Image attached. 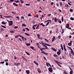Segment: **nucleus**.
Returning <instances> with one entry per match:
<instances>
[{
    "label": "nucleus",
    "mask_w": 74,
    "mask_h": 74,
    "mask_svg": "<svg viewBox=\"0 0 74 74\" xmlns=\"http://www.w3.org/2000/svg\"><path fill=\"white\" fill-rule=\"evenodd\" d=\"M4 17H5V18H9V16H4Z\"/></svg>",
    "instance_id": "de8ad7c7"
},
{
    "label": "nucleus",
    "mask_w": 74,
    "mask_h": 74,
    "mask_svg": "<svg viewBox=\"0 0 74 74\" xmlns=\"http://www.w3.org/2000/svg\"><path fill=\"white\" fill-rule=\"evenodd\" d=\"M54 21L55 22H57V18L56 17H55L54 18Z\"/></svg>",
    "instance_id": "aec40b11"
},
{
    "label": "nucleus",
    "mask_w": 74,
    "mask_h": 74,
    "mask_svg": "<svg viewBox=\"0 0 74 74\" xmlns=\"http://www.w3.org/2000/svg\"><path fill=\"white\" fill-rule=\"evenodd\" d=\"M68 45L69 46H71L72 45V41L71 40L70 41V42L68 44Z\"/></svg>",
    "instance_id": "20e7f679"
},
{
    "label": "nucleus",
    "mask_w": 74,
    "mask_h": 74,
    "mask_svg": "<svg viewBox=\"0 0 74 74\" xmlns=\"http://www.w3.org/2000/svg\"><path fill=\"white\" fill-rule=\"evenodd\" d=\"M18 37H19V36H18V35L16 36H15V38H18Z\"/></svg>",
    "instance_id": "8fccbe9b"
},
{
    "label": "nucleus",
    "mask_w": 74,
    "mask_h": 74,
    "mask_svg": "<svg viewBox=\"0 0 74 74\" xmlns=\"http://www.w3.org/2000/svg\"><path fill=\"white\" fill-rule=\"evenodd\" d=\"M56 5H57V7H59V3H56Z\"/></svg>",
    "instance_id": "e433bc0d"
},
{
    "label": "nucleus",
    "mask_w": 74,
    "mask_h": 74,
    "mask_svg": "<svg viewBox=\"0 0 74 74\" xmlns=\"http://www.w3.org/2000/svg\"><path fill=\"white\" fill-rule=\"evenodd\" d=\"M1 27H3V28H4L5 29H6V27H5V26H4L3 25H1Z\"/></svg>",
    "instance_id": "c85d7f7f"
},
{
    "label": "nucleus",
    "mask_w": 74,
    "mask_h": 74,
    "mask_svg": "<svg viewBox=\"0 0 74 74\" xmlns=\"http://www.w3.org/2000/svg\"><path fill=\"white\" fill-rule=\"evenodd\" d=\"M49 70L50 72H51V73L53 71V69H52V68L51 67H49Z\"/></svg>",
    "instance_id": "7ed1b4c3"
},
{
    "label": "nucleus",
    "mask_w": 74,
    "mask_h": 74,
    "mask_svg": "<svg viewBox=\"0 0 74 74\" xmlns=\"http://www.w3.org/2000/svg\"><path fill=\"white\" fill-rule=\"evenodd\" d=\"M64 71L65 73V74H67V71Z\"/></svg>",
    "instance_id": "774afa93"
},
{
    "label": "nucleus",
    "mask_w": 74,
    "mask_h": 74,
    "mask_svg": "<svg viewBox=\"0 0 74 74\" xmlns=\"http://www.w3.org/2000/svg\"><path fill=\"white\" fill-rule=\"evenodd\" d=\"M5 64L6 66H8V62H7Z\"/></svg>",
    "instance_id": "052dcab7"
},
{
    "label": "nucleus",
    "mask_w": 74,
    "mask_h": 74,
    "mask_svg": "<svg viewBox=\"0 0 74 74\" xmlns=\"http://www.w3.org/2000/svg\"><path fill=\"white\" fill-rule=\"evenodd\" d=\"M28 16H31V14H30V13H29V14L28 15Z\"/></svg>",
    "instance_id": "e2e57ef3"
},
{
    "label": "nucleus",
    "mask_w": 74,
    "mask_h": 74,
    "mask_svg": "<svg viewBox=\"0 0 74 74\" xmlns=\"http://www.w3.org/2000/svg\"><path fill=\"white\" fill-rule=\"evenodd\" d=\"M62 32H61V34H63V33H64V30H63V29H62Z\"/></svg>",
    "instance_id": "603ef678"
},
{
    "label": "nucleus",
    "mask_w": 74,
    "mask_h": 74,
    "mask_svg": "<svg viewBox=\"0 0 74 74\" xmlns=\"http://www.w3.org/2000/svg\"><path fill=\"white\" fill-rule=\"evenodd\" d=\"M53 56H54L55 58H57V57H58V56H57V55H56V54H54L53 55Z\"/></svg>",
    "instance_id": "2f4dec72"
},
{
    "label": "nucleus",
    "mask_w": 74,
    "mask_h": 74,
    "mask_svg": "<svg viewBox=\"0 0 74 74\" xmlns=\"http://www.w3.org/2000/svg\"><path fill=\"white\" fill-rule=\"evenodd\" d=\"M45 48H46V49H49V48H48L47 47V46L46 47H45Z\"/></svg>",
    "instance_id": "338daca9"
},
{
    "label": "nucleus",
    "mask_w": 74,
    "mask_h": 74,
    "mask_svg": "<svg viewBox=\"0 0 74 74\" xmlns=\"http://www.w3.org/2000/svg\"><path fill=\"white\" fill-rule=\"evenodd\" d=\"M21 18L23 19H25V17H24L23 16H22L21 17Z\"/></svg>",
    "instance_id": "c9c22d12"
},
{
    "label": "nucleus",
    "mask_w": 74,
    "mask_h": 74,
    "mask_svg": "<svg viewBox=\"0 0 74 74\" xmlns=\"http://www.w3.org/2000/svg\"><path fill=\"white\" fill-rule=\"evenodd\" d=\"M49 23H50V22L49 21V22H48L46 25V26H48V24H49Z\"/></svg>",
    "instance_id": "f704fd0d"
},
{
    "label": "nucleus",
    "mask_w": 74,
    "mask_h": 74,
    "mask_svg": "<svg viewBox=\"0 0 74 74\" xmlns=\"http://www.w3.org/2000/svg\"><path fill=\"white\" fill-rule=\"evenodd\" d=\"M51 14H49L47 16H51Z\"/></svg>",
    "instance_id": "69168bd1"
},
{
    "label": "nucleus",
    "mask_w": 74,
    "mask_h": 74,
    "mask_svg": "<svg viewBox=\"0 0 74 74\" xmlns=\"http://www.w3.org/2000/svg\"><path fill=\"white\" fill-rule=\"evenodd\" d=\"M44 44H45V45H47V46H48L49 47H51V45H49V44H47L46 43H44Z\"/></svg>",
    "instance_id": "a211bd4d"
},
{
    "label": "nucleus",
    "mask_w": 74,
    "mask_h": 74,
    "mask_svg": "<svg viewBox=\"0 0 74 74\" xmlns=\"http://www.w3.org/2000/svg\"><path fill=\"white\" fill-rule=\"evenodd\" d=\"M57 64H58V66H59L60 67H62V66L60 65V64H59V63H57Z\"/></svg>",
    "instance_id": "bf43d9fd"
},
{
    "label": "nucleus",
    "mask_w": 74,
    "mask_h": 74,
    "mask_svg": "<svg viewBox=\"0 0 74 74\" xmlns=\"http://www.w3.org/2000/svg\"><path fill=\"white\" fill-rule=\"evenodd\" d=\"M25 29H26V30H28V31H29V29L27 28H25Z\"/></svg>",
    "instance_id": "09e8293b"
},
{
    "label": "nucleus",
    "mask_w": 74,
    "mask_h": 74,
    "mask_svg": "<svg viewBox=\"0 0 74 74\" xmlns=\"http://www.w3.org/2000/svg\"><path fill=\"white\" fill-rule=\"evenodd\" d=\"M38 71L39 73H41V70L40 69V68H38Z\"/></svg>",
    "instance_id": "1a4fd4ad"
},
{
    "label": "nucleus",
    "mask_w": 74,
    "mask_h": 74,
    "mask_svg": "<svg viewBox=\"0 0 74 74\" xmlns=\"http://www.w3.org/2000/svg\"><path fill=\"white\" fill-rule=\"evenodd\" d=\"M15 3H19V1H18V0H17V1H15Z\"/></svg>",
    "instance_id": "a18cd8bd"
},
{
    "label": "nucleus",
    "mask_w": 74,
    "mask_h": 74,
    "mask_svg": "<svg viewBox=\"0 0 74 74\" xmlns=\"http://www.w3.org/2000/svg\"><path fill=\"white\" fill-rule=\"evenodd\" d=\"M13 4L14 5H15V6H16V7H17V6H18V5H17V4H16V3H13Z\"/></svg>",
    "instance_id": "9d476101"
},
{
    "label": "nucleus",
    "mask_w": 74,
    "mask_h": 74,
    "mask_svg": "<svg viewBox=\"0 0 74 74\" xmlns=\"http://www.w3.org/2000/svg\"><path fill=\"white\" fill-rule=\"evenodd\" d=\"M46 66H47L48 67H49V63H46Z\"/></svg>",
    "instance_id": "473e14b6"
},
{
    "label": "nucleus",
    "mask_w": 74,
    "mask_h": 74,
    "mask_svg": "<svg viewBox=\"0 0 74 74\" xmlns=\"http://www.w3.org/2000/svg\"><path fill=\"white\" fill-rule=\"evenodd\" d=\"M2 24H3V25H5L6 23L4 22H1Z\"/></svg>",
    "instance_id": "cd10ccee"
},
{
    "label": "nucleus",
    "mask_w": 74,
    "mask_h": 74,
    "mask_svg": "<svg viewBox=\"0 0 74 74\" xmlns=\"http://www.w3.org/2000/svg\"><path fill=\"white\" fill-rule=\"evenodd\" d=\"M73 73V71H71L70 72V74H72Z\"/></svg>",
    "instance_id": "7c9ffc66"
},
{
    "label": "nucleus",
    "mask_w": 74,
    "mask_h": 74,
    "mask_svg": "<svg viewBox=\"0 0 74 74\" xmlns=\"http://www.w3.org/2000/svg\"><path fill=\"white\" fill-rule=\"evenodd\" d=\"M37 37L38 38H39L40 39H41V40H42V38H40V35H39V34H37Z\"/></svg>",
    "instance_id": "0eeeda50"
},
{
    "label": "nucleus",
    "mask_w": 74,
    "mask_h": 74,
    "mask_svg": "<svg viewBox=\"0 0 74 74\" xmlns=\"http://www.w3.org/2000/svg\"><path fill=\"white\" fill-rule=\"evenodd\" d=\"M61 20L62 22H63L64 21V18H63V17H62V18H61Z\"/></svg>",
    "instance_id": "393cba45"
},
{
    "label": "nucleus",
    "mask_w": 74,
    "mask_h": 74,
    "mask_svg": "<svg viewBox=\"0 0 74 74\" xmlns=\"http://www.w3.org/2000/svg\"><path fill=\"white\" fill-rule=\"evenodd\" d=\"M25 53L27 54L28 55H30V54L29 53H27V52L25 51Z\"/></svg>",
    "instance_id": "49530a36"
},
{
    "label": "nucleus",
    "mask_w": 74,
    "mask_h": 74,
    "mask_svg": "<svg viewBox=\"0 0 74 74\" xmlns=\"http://www.w3.org/2000/svg\"><path fill=\"white\" fill-rule=\"evenodd\" d=\"M70 10L71 12H73V10L72 9H70Z\"/></svg>",
    "instance_id": "680f3d73"
},
{
    "label": "nucleus",
    "mask_w": 74,
    "mask_h": 74,
    "mask_svg": "<svg viewBox=\"0 0 74 74\" xmlns=\"http://www.w3.org/2000/svg\"><path fill=\"white\" fill-rule=\"evenodd\" d=\"M30 48H31L32 49H33V50H34V47L33 46L30 47Z\"/></svg>",
    "instance_id": "a878e982"
},
{
    "label": "nucleus",
    "mask_w": 74,
    "mask_h": 74,
    "mask_svg": "<svg viewBox=\"0 0 74 74\" xmlns=\"http://www.w3.org/2000/svg\"><path fill=\"white\" fill-rule=\"evenodd\" d=\"M0 63L1 64H3V63H4V61L0 62Z\"/></svg>",
    "instance_id": "4c0bfd02"
},
{
    "label": "nucleus",
    "mask_w": 74,
    "mask_h": 74,
    "mask_svg": "<svg viewBox=\"0 0 74 74\" xmlns=\"http://www.w3.org/2000/svg\"><path fill=\"white\" fill-rule=\"evenodd\" d=\"M43 52L42 53H43L44 55H48V54L47 53H45L44 51H43Z\"/></svg>",
    "instance_id": "2eb2a0df"
},
{
    "label": "nucleus",
    "mask_w": 74,
    "mask_h": 74,
    "mask_svg": "<svg viewBox=\"0 0 74 74\" xmlns=\"http://www.w3.org/2000/svg\"><path fill=\"white\" fill-rule=\"evenodd\" d=\"M53 4H54V3L53 2H51V5H53Z\"/></svg>",
    "instance_id": "6e6d98bb"
},
{
    "label": "nucleus",
    "mask_w": 74,
    "mask_h": 74,
    "mask_svg": "<svg viewBox=\"0 0 74 74\" xmlns=\"http://www.w3.org/2000/svg\"><path fill=\"white\" fill-rule=\"evenodd\" d=\"M70 19L71 20V21H74V18H73L72 17H71L70 18Z\"/></svg>",
    "instance_id": "b1692460"
},
{
    "label": "nucleus",
    "mask_w": 74,
    "mask_h": 74,
    "mask_svg": "<svg viewBox=\"0 0 74 74\" xmlns=\"http://www.w3.org/2000/svg\"><path fill=\"white\" fill-rule=\"evenodd\" d=\"M7 22H8V23H9V26H12V25H13V21H9V20H7Z\"/></svg>",
    "instance_id": "f257e3e1"
},
{
    "label": "nucleus",
    "mask_w": 74,
    "mask_h": 74,
    "mask_svg": "<svg viewBox=\"0 0 74 74\" xmlns=\"http://www.w3.org/2000/svg\"><path fill=\"white\" fill-rule=\"evenodd\" d=\"M18 28V26H16L14 27V29H17Z\"/></svg>",
    "instance_id": "a19ab883"
},
{
    "label": "nucleus",
    "mask_w": 74,
    "mask_h": 74,
    "mask_svg": "<svg viewBox=\"0 0 74 74\" xmlns=\"http://www.w3.org/2000/svg\"><path fill=\"white\" fill-rule=\"evenodd\" d=\"M22 26H24V27H26V25L25 24H22Z\"/></svg>",
    "instance_id": "bb28decb"
},
{
    "label": "nucleus",
    "mask_w": 74,
    "mask_h": 74,
    "mask_svg": "<svg viewBox=\"0 0 74 74\" xmlns=\"http://www.w3.org/2000/svg\"><path fill=\"white\" fill-rule=\"evenodd\" d=\"M64 49L65 51H67V50H66V47H65V45H64Z\"/></svg>",
    "instance_id": "f3484780"
},
{
    "label": "nucleus",
    "mask_w": 74,
    "mask_h": 74,
    "mask_svg": "<svg viewBox=\"0 0 74 74\" xmlns=\"http://www.w3.org/2000/svg\"><path fill=\"white\" fill-rule=\"evenodd\" d=\"M10 32L11 33H14V31L12 30H10Z\"/></svg>",
    "instance_id": "c756f323"
},
{
    "label": "nucleus",
    "mask_w": 74,
    "mask_h": 74,
    "mask_svg": "<svg viewBox=\"0 0 74 74\" xmlns=\"http://www.w3.org/2000/svg\"><path fill=\"white\" fill-rule=\"evenodd\" d=\"M12 13L13 14H14V15H15V14H16V13H15V12H12Z\"/></svg>",
    "instance_id": "ea45409f"
},
{
    "label": "nucleus",
    "mask_w": 74,
    "mask_h": 74,
    "mask_svg": "<svg viewBox=\"0 0 74 74\" xmlns=\"http://www.w3.org/2000/svg\"><path fill=\"white\" fill-rule=\"evenodd\" d=\"M37 26V24L34 25L33 26V27H36V26Z\"/></svg>",
    "instance_id": "0e129e2a"
},
{
    "label": "nucleus",
    "mask_w": 74,
    "mask_h": 74,
    "mask_svg": "<svg viewBox=\"0 0 74 74\" xmlns=\"http://www.w3.org/2000/svg\"><path fill=\"white\" fill-rule=\"evenodd\" d=\"M57 53L58 55H60V52H59V51H57Z\"/></svg>",
    "instance_id": "412c9836"
},
{
    "label": "nucleus",
    "mask_w": 74,
    "mask_h": 74,
    "mask_svg": "<svg viewBox=\"0 0 74 74\" xmlns=\"http://www.w3.org/2000/svg\"><path fill=\"white\" fill-rule=\"evenodd\" d=\"M23 60H26V59H25V58H24V57H23Z\"/></svg>",
    "instance_id": "864d4df0"
},
{
    "label": "nucleus",
    "mask_w": 74,
    "mask_h": 74,
    "mask_svg": "<svg viewBox=\"0 0 74 74\" xmlns=\"http://www.w3.org/2000/svg\"><path fill=\"white\" fill-rule=\"evenodd\" d=\"M60 7H62V6H63V3H62V2H60Z\"/></svg>",
    "instance_id": "ddd939ff"
},
{
    "label": "nucleus",
    "mask_w": 74,
    "mask_h": 74,
    "mask_svg": "<svg viewBox=\"0 0 74 74\" xmlns=\"http://www.w3.org/2000/svg\"><path fill=\"white\" fill-rule=\"evenodd\" d=\"M34 63H35V64H36L37 66H38V63L36 62V61H34Z\"/></svg>",
    "instance_id": "dca6fc26"
},
{
    "label": "nucleus",
    "mask_w": 74,
    "mask_h": 74,
    "mask_svg": "<svg viewBox=\"0 0 74 74\" xmlns=\"http://www.w3.org/2000/svg\"><path fill=\"white\" fill-rule=\"evenodd\" d=\"M51 49L52 50H53V51H55L56 52V51H56V49H55V48H54V47H52Z\"/></svg>",
    "instance_id": "9b49d317"
},
{
    "label": "nucleus",
    "mask_w": 74,
    "mask_h": 74,
    "mask_svg": "<svg viewBox=\"0 0 74 74\" xmlns=\"http://www.w3.org/2000/svg\"><path fill=\"white\" fill-rule=\"evenodd\" d=\"M68 29H71V28H70V25L69 23L66 24V26H65Z\"/></svg>",
    "instance_id": "f03ea898"
},
{
    "label": "nucleus",
    "mask_w": 74,
    "mask_h": 74,
    "mask_svg": "<svg viewBox=\"0 0 74 74\" xmlns=\"http://www.w3.org/2000/svg\"><path fill=\"white\" fill-rule=\"evenodd\" d=\"M9 18H13L14 17L11 16H9Z\"/></svg>",
    "instance_id": "5fc2aeb1"
},
{
    "label": "nucleus",
    "mask_w": 74,
    "mask_h": 74,
    "mask_svg": "<svg viewBox=\"0 0 74 74\" xmlns=\"http://www.w3.org/2000/svg\"><path fill=\"white\" fill-rule=\"evenodd\" d=\"M25 35H26V36H30V35L27 34V33H25Z\"/></svg>",
    "instance_id": "4be33fe9"
},
{
    "label": "nucleus",
    "mask_w": 74,
    "mask_h": 74,
    "mask_svg": "<svg viewBox=\"0 0 74 74\" xmlns=\"http://www.w3.org/2000/svg\"><path fill=\"white\" fill-rule=\"evenodd\" d=\"M14 64L15 66H20V63H15Z\"/></svg>",
    "instance_id": "39448f33"
},
{
    "label": "nucleus",
    "mask_w": 74,
    "mask_h": 74,
    "mask_svg": "<svg viewBox=\"0 0 74 74\" xmlns=\"http://www.w3.org/2000/svg\"><path fill=\"white\" fill-rule=\"evenodd\" d=\"M71 53L72 54H73L74 53V52H73V50H72V51H71Z\"/></svg>",
    "instance_id": "79ce46f5"
},
{
    "label": "nucleus",
    "mask_w": 74,
    "mask_h": 74,
    "mask_svg": "<svg viewBox=\"0 0 74 74\" xmlns=\"http://www.w3.org/2000/svg\"><path fill=\"white\" fill-rule=\"evenodd\" d=\"M61 47L62 50V51H63V47H62V44H61Z\"/></svg>",
    "instance_id": "72a5a7b5"
},
{
    "label": "nucleus",
    "mask_w": 74,
    "mask_h": 74,
    "mask_svg": "<svg viewBox=\"0 0 74 74\" xmlns=\"http://www.w3.org/2000/svg\"><path fill=\"white\" fill-rule=\"evenodd\" d=\"M0 16H1V18H3V19H4V18L2 17V16H3V15H0Z\"/></svg>",
    "instance_id": "c03bdc74"
},
{
    "label": "nucleus",
    "mask_w": 74,
    "mask_h": 74,
    "mask_svg": "<svg viewBox=\"0 0 74 74\" xmlns=\"http://www.w3.org/2000/svg\"><path fill=\"white\" fill-rule=\"evenodd\" d=\"M38 27H39V24H38L37 26V27H36V29H38Z\"/></svg>",
    "instance_id": "37998d69"
},
{
    "label": "nucleus",
    "mask_w": 74,
    "mask_h": 74,
    "mask_svg": "<svg viewBox=\"0 0 74 74\" xmlns=\"http://www.w3.org/2000/svg\"><path fill=\"white\" fill-rule=\"evenodd\" d=\"M45 40L47 42H49V40H48L47 39H45Z\"/></svg>",
    "instance_id": "3c124183"
},
{
    "label": "nucleus",
    "mask_w": 74,
    "mask_h": 74,
    "mask_svg": "<svg viewBox=\"0 0 74 74\" xmlns=\"http://www.w3.org/2000/svg\"><path fill=\"white\" fill-rule=\"evenodd\" d=\"M59 62H58V61H57V60H56V63H57V64H58V63H59Z\"/></svg>",
    "instance_id": "4d7b16f0"
},
{
    "label": "nucleus",
    "mask_w": 74,
    "mask_h": 74,
    "mask_svg": "<svg viewBox=\"0 0 74 74\" xmlns=\"http://www.w3.org/2000/svg\"><path fill=\"white\" fill-rule=\"evenodd\" d=\"M52 42H53V41H54V40H55V37L53 36V38H52Z\"/></svg>",
    "instance_id": "4468645a"
},
{
    "label": "nucleus",
    "mask_w": 74,
    "mask_h": 74,
    "mask_svg": "<svg viewBox=\"0 0 74 74\" xmlns=\"http://www.w3.org/2000/svg\"><path fill=\"white\" fill-rule=\"evenodd\" d=\"M20 2H21V3L22 4H23V3H24V1L23 0H20Z\"/></svg>",
    "instance_id": "6ab92c4d"
},
{
    "label": "nucleus",
    "mask_w": 74,
    "mask_h": 74,
    "mask_svg": "<svg viewBox=\"0 0 74 74\" xmlns=\"http://www.w3.org/2000/svg\"><path fill=\"white\" fill-rule=\"evenodd\" d=\"M45 49V48H42L41 49H40V50L41 51H42L41 52V53H42L43 52H44L43 51H42V50H44V49Z\"/></svg>",
    "instance_id": "423d86ee"
},
{
    "label": "nucleus",
    "mask_w": 74,
    "mask_h": 74,
    "mask_svg": "<svg viewBox=\"0 0 74 74\" xmlns=\"http://www.w3.org/2000/svg\"><path fill=\"white\" fill-rule=\"evenodd\" d=\"M43 57H44V59H45V60H47V59L44 56Z\"/></svg>",
    "instance_id": "58836bf2"
},
{
    "label": "nucleus",
    "mask_w": 74,
    "mask_h": 74,
    "mask_svg": "<svg viewBox=\"0 0 74 74\" xmlns=\"http://www.w3.org/2000/svg\"><path fill=\"white\" fill-rule=\"evenodd\" d=\"M16 18L18 19V20H19V17L17 16H16Z\"/></svg>",
    "instance_id": "13d9d810"
},
{
    "label": "nucleus",
    "mask_w": 74,
    "mask_h": 74,
    "mask_svg": "<svg viewBox=\"0 0 74 74\" xmlns=\"http://www.w3.org/2000/svg\"><path fill=\"white\" fill-rule=\"evenodd\" d=\"M26 45H27V46H30V45H30V44L29 43H27L26 44Z\"/></svg>",
    "instance_id": "5701e85b"
},
{
    "label": "nucleus",
    "mask_w": 74,
    "mask_h": 74,
    "mask_svg": "<svg viewBox=\"0 0 74 74\" xmlns=\"http://www.w3.org/2000/svg\"><path fill=\"white\" fill-rule=\"evenodd\" d=\"M18 36L22 38V39L23 40V41H24L25 40H24V38L22 36L19 35H18Z\"/></svg>",
    "instance_id": "f8f14e48"
},
{
    "label": "nucleus",
    "mask_w": 74,
    "mask_h": 74,
    "mask_svg": "<svg viewBox=\"0 0 74 74\" xmlns=\"http://www.w3.org/2000/svg\"><path fill=\"white\" fill-rule=\"evenodd\" d=\"M26 73L27 74H30V71L29 70H26Z\"/></svg>",
    "instance_id": "6e6552de"
}]
</instances>
